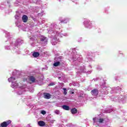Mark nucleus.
Listing matches in <instances>:
<instances>
[{"label":"nucleus","mask_w":127,"mask_h":127,"mask_svg":"<svg viewBox=\"0 0 127 127\" xmlns=\"http://www.w3.org/2000/svg\"><path fill=\"white\" fill-rule=\"evenodd\" d=\"M55 114H57V115H59V113H60V112L59 111V110H56L55 111Z\"/></svg>","instance_id":"obj_20"},{"label":"nucleus","mask_w":127,"mask_h":127,"mask_svg":"<svg viewBox=\"0 0 127 127\" xmlns=\"http://www.w3.org/2000/svg\"><path fill=\"white\" fill-rule=\"evenodd\" d=\"M41 114H42V115H45L46 114V111L43 110L41 112Z\"/></svg>","instance_id":"obj_19"},{"label":"nucleus","mask_w":127,"mask_h":127,"mask_svg":"<svg viewBox=\"0 0 127 127\" xmlns=\"http://www.w3.org/2000/svg\"><path fill=\"white\" fill-rule=\"evenodd\" d=\"M64 95H67V89L66 88H63Z\"/></svg>","instance_id":"obj_18"},{"label":"nucleus","mask_w":127,"mask_h":127,"mask_svg":"<svg viewBox=\"0 0 127 127\" xmlns=\"http://www.w3.org/2000/svg\"><path fill=\"white\" fill-rule=\"evenodd\" d=\"M55 60L58 62L55 63L54 64V66H55V67H57L59 66V65H60V61H61V59L59 58H55Z\"/></svg>","instance_id":"obj_4"},{"label":"nucleus","mask_w":127,"mask_h":127,"mask_svg":"<svg viewBox=\"0 0 127 127\" xmlns=\"http://www.w3.org/2000/svg\"><path fill=\"white\" fill-rule=\"evenodd\" d=\"M93 121L94 123H97L99 125H100V124H104V125H107V124L109 123V120L107 119H103V118L98 119L97 118H93Z\"/></svg>","instance_id":"obj_3"},{"label":"nucleus","mask_w":127,"mask_h":127,"mask_svg":"<svg viewBox=\"0 0 127 127\" xmlns=\"http://www.w3.org/2000/svg\"><path fill=\"white\" fill-rule=\"evenodd\" d=\"M62 108L64 110H65V111H69L70 110V108L67 105H64L62 106Z\"/></svg>","instance_id":"obj_13"},{"label":"nucleus","mask_w":127,"mask_h":127,"mask_svg":"<svg viewBox=\"0 0 127 127\" xmlns=\"http://www.w3.org/2000/svg\"><path fill=\"white\" fill-rule=\"evenodd\" d=\"M27 19H28V17H27V16L24 15L22 16V20L23 22H26L27 21Z\"/></svg>","instance_id":"obj_9"},{"label":"nucleus","mask_w":127,"mask_h":127,"mask_svg":"<svg viewBox=\"0 0 127 127\" xmlns=\"http://www.w3.org/2000/svg\"><path fill=\"white\" fill-rule=\"evenodd\" d=\"M62 23H67L68 21H69V19H64V20H63L61 21Z\"/></svg>","instance_id":"obj_16"},{"label":"nucleus","mask_w":127,"mask_h":127,"mask_svg":"<svg viewBox=\"0 0 127 127\" xmlns=\"http://www.w3.org/2000/svg\"><path fill=\"white\" fill-rule=\"evenodd\" d=\"M82 72H85V67L81 68Z\"/></svg>","instance_id":"obj_21"},{"label":"nucleus","mask_w":127,"mask_h":127,"mask_svg":"<svg viewBox=\"0 0 127 127\" xmlns=\"http://www.w3.org/2000/svg\"><path fill=\"white\" fill-rule=\"evenodd\" d=\"M70 112L72 115L77 114V109L76 108H73L70 110Z\"/></svg>","instance_id":"obj_14"},{"label":"nucleus","mask_w":127,"mask_h":127,"mask_svg":"<svg viewBox=\"0 0 127 127\" xmlns=\"http://www.w3.org/2000/svg\"><path fill=\"white\" fill-rule=\"evenodd\" d=\"M30 81H32V82H33V83L36 82L35 78H34V77H33V76H31V77H30Z\"/></svg>","instance_id":"obj_17"},{"label":"nucleus","mask_w":127,"mask_h":127,"mask_svg":"<svg viewBox=\"0 0 127 127\" xmlns=\"http://www.w3.org/2000/svg\"><path fill=\"white\" fill-rule=\"evenodd\" d=\"M11 121L10 120H9L7 122H4L1 124V127H6L8 125H10L11 124Z\"/></svg>","instance_id":"obj_5"},{"label":"nucleus","mask_w":127,"mask_h":127,"mask_svg":"<svg viewBox=\"0 0 127 127\" xmlns=\"http://www.w3.org/2000/svg\"><path fill=\"white\" fill-rule=\"evenodd\" d=\"M17 42H19V40H18V41H17Z\"/></svg>","instance_id":"obj_26"},{"label":"nucleus","mask_w":127,"mask_h":127,"mask_svg":"<svg viewBox=\"0 0 127 127\" xmlns=\"http://www.w3.org/2000/svg\"><path fill=\"white\" fill-rule=\"evenodd\" d=\"M8 82H9L10 83H14V82H13L14 81H15V77H11L10 78H8Z\"/></svg>","instance_id":"obj_8"},{"label":"nucleus","mask_w":127,"mask_h":127,"mask_svg":"<svg viewBox=\"0 0 127 127\" xmlns=\"http://www.w3.org/2000/svg\"><path fill=\"white\" fill-rule=\"evenodd\" d=\"M107 113H110V112H108Z\"/></svg>","instance_id":"obj_29"},{"label":"nucleus","mask_w":127,"mask_h":127,"mask_svg":"<svg viewBox=\"0 0 127 127\" xmlns=\"http://www.w3.org/2000/svg\"><path fill=\"white\" fill-rule=\"evenodd\" d=\"M51 123H54V121H51Z\"/></svg>","instance_id":"obj_24"},{"label":"nucleus","mask_w":127,"mask_h":127,"mask_svg":"<svg viewBox=\"0 0 127 127\" xmlns=\"http://www.w3.org/2000/svg\"><path fill=\"white\" fill-rule=\"evenodd\" d=\"M41 41H43L45 43H47V38H46L44 36L41 37Z\"/></svg>","instance_id":"obj_10"},{"label":"nucleus","mask_w":127,"mask_h":127,"mask_svg":"<svg viewBox=\"0 0 127 127\" xmlns=\"http://www.w3.org/2000/svg\"><path fill=\"white\" fill-rule=\"evenodd\" d=\"M85 26H86V27H89V26H88V24H86L85 25Z\"/></svg>","instance_id":"obj_23"},{"label":"nucleus","mask_w":127,"mask_h":127,"mask_svg":"<svg viewBox=\"0 0 127 127\" xmlns=\"http://www.w3.org/2000/svg\"><path fill=\"white\" fill-rule=\"evenodd\" d=\"M17 45H19V43H18V44H17Z\"/></svg>","instance_id":"obj_27"},{"label":"nucleus","mask_w":127,"mask_h":127,"mask_svg":"<svg viewBox=\"0 0 127 127\" xmlns=\"http://www.w3.org/2000/svg\"><path fill=\"white\" fill-rule=\"evenodd\" d=\"M33 57L37 58L38 56H39V53L38 52H35L33 54Z\"/></svg>","instance_id":"obj_15"},{"label":"nucleus","mask_w":127,"mask_h":127,"mask_svg":"<svg viewBox=\"0 0 127 127\" xmlns=\"http://www.w3.org/2000/svg\"><path fill=\"white\" fill-rule=\"evenodd\" d=\"M41 41H43L45 43H47V38H46L44 36L41 37Z\"/></svg>","instance_id":"obj_11"},{"label":"nucleus","mask_w":127,"mask_h":127,"mask_svg":"<svg viewBox=\"0 0 127 127\" xmlns=\"http://www.w3.org/2000/svg\"><path fill=\"white\" fill-rule=\"evenodd\" d=\"M91 93L92 96H97L99 94V91L98 89H95L91 91Z\"/></svg>","instance_id":"obj_6"},{"label":"nucleus","mask_w":127,"mask_h":127,"mask_svg":"<svg viewBox=\"0 0 127 127\" xmlns=\"http://www.w3.org/2000/svg\"><path fill=\"white\" fill-rule=\"evenodd\" d=\"M16 16H17V15H16V16H15V18H16Z\"/></svg>","instance_id":"obj_25"},{"label":"nucleus","mask_w":127,"mask_h":127,"mask_svg":"<svg viewBox=\"0 0 127 127\" xmlns=\"http://www.w3.org/2000/svg\"><path fill=\"white\" fill-rule=\"evenodd\" d=\"M72 94H74V92H72Z\"/></svg>","instance_id":"obj_28"},{"label":"nucleus","mask_w":127,"mask_h":127,"mask_svg":"<svg viewBox=\"0 0 127 127\" xmlns=\"http://www.w3.org/2000/svg\"><path fill=\"white\" fill-rule=\"evenodd\" d=\"M54 37L53 40L51 41L52 44L53 45H56L58 42H59V37H63V36H67L68 34H60L57 31H55L53 33L52 35Z\"/></svg>","instance_id":"obj_1"},{"label":"nucleus","mask_w":127,"mask_h":127,"mask_svg":"<svg viewBox=\"0 0 127 127\" xmlns=\"http://www.w3.org/2000/svg\"><path fill=\"white\" fill-rule=\"evenodd\" d=\"M38 124L40 127H44L45 126V123L43 121H39Z\"/></svg>","instance_id":"obj_12"},{"label":"nucleus","mask_w":127,"mask_h":127,"mask_svg":"<svg viewBox=\"0 0 127 127\" xmlns=\"http://www.w3.org/2000/svg\"><path fill=\"white\" fill-rule=\"evenodd\" d=\"M53 85H54V83H50L49 86H53Z\"/></svg>","instance_id":"obj_22"},{"label":"nucleus","mask_w":127,"mask_h":127,"mask_svg":"<svg viewBox=\"0 0 127 127\" xmlns=\"http://www.w3.org/2000/svg\"><path fill=\"white\" fill-rule=\"evenodd\" d=\"M20 85H21L20 83H18L16 81H15L14 82H12L11 85V88H13V89H16L17 88L20 89V91L17 92V95H22L23 94V89H24V87Z\"/></svg>","instance_id":"obj_2"},{"label":"nucleus","mask_w":127,"mask_h":127,"mask_svg":"<svg viewBox=\"0 0 127 127\" xmlns=\"http://www.w3.org/2000/svg\"><path fill=\"white\" fill-rule=\"evenodd\" d=\"M44 97L45 99H50L51 97V95L48 93H44Z\"/></svg>","instance_id":"obj_7"}]
</instances>
